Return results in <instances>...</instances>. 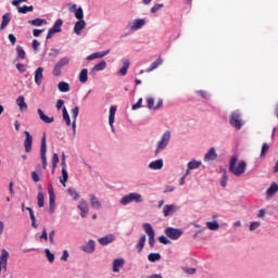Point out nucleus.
Listing matches in <instances>:
<instances>
[{
    "mask_svg": "<svg viewBox=\"0 0 278 278\" xmlns=\"http://www.w3.org/2000/svg\"><path fill=\"white\" fill-rule=\"evenodd\" d=\"M115 238L114 235H108L105 237H102L98 240L99 244L102 247H106V244H112L114 242Z\"/></svg>",
    "mask_w": 278,
    "mask_h": 278,
    "instance_id": "obj_23",
    "label": "nucleus"
},
{
    "mask_svg": "<svg viewBox=\"0 0 278 278\" xmlns=\"http://www.w3.org/2000/svg\"><path fill=\"white\" fill-rule=\"evenodd\" d=\"M62 20H56L54 25L48 30L46 39L51 40V38H53V35L60 34V31H62Z\"/></svg>",
    "mask_w": 278,
    "mask_h": 278,
    "instance_id": "obj_7",
    "label": "nucleus"
},
{
    "mask_svg": "<svg viewBox=\"0 0 278 278\" xmlns=\"http://www.w3.org/2000/svg\"><path fill=\"white\" fill-rule=\"evenodd\" d=\"M278 192V185L277 182H273L269 188L266 190V195L268 197V199H271V197H275V194H277Z\"/></svg>",
    "mask_w": 278,
    "mask_h": 278,
    "instance_id": "obj_24",
    "label": "nucleus"
},
{
    "mask_svg": "<svg viewBox=\"0 0 278 278\" xmlns=\"http://www.w3.org/2000/svg\"><path fill=\"white\" fill-rule=\"evenodd\" d=\"M142 203V195L140 193H129L122 198L121 204L122 205H128V203Z\"/></svg>",
    "mask_w": 278,
    "mask_h": 278,
    "instance_id": "obj_4",
    "label": "nucleus"
},
{
    "mask_svg": "<svg viewBox=\"0 0 278 278\" xmlns=\"http://www.w3.org/2000/svg\"><path fill=\"white\" fill-rule=\"evenodd\" d=\"M78 210L80 211L81 218H86L88 216V212L90 211L88 206V202L86 200L81 199L77 205Z\"/></svg>",
    "mask_w": 278,
    "mask_h": 278,
    "instance_id": "obj_12",
    "label": "nucleus"
},
{
    "mask_svg": "<svg viewBox=\"0 0 278 278\" xmlns=\"http://www.w3.org/2000/svg\"><path fill=\"white\" fill-rule=\"evenodd\" d=\"M10 258V252L8 250L2 249L1 255H0V275L1 270H4V273L8 270V260Z\"/></svg>",
    "mask_w": 278,
    "mask_h": 278,
    "instance_id": "obj_10",
    "label": "nucleus"
},
{
    "mask_svg": "<svg viewBox=\"0 0 278 278\" xmlns=\"http://www.w3.org/2000/svg\"><path fill=\"white\" fill-rule=\"evenodd\" d=\"M89 201H90L91 207H93L94 210H101L102 204L99 201V198L97 195L89 194Z\"/></svg>",
    "mask_w": 278,
    "mask_h": 278,
    "instance_id": "obj_19",
    "label": "nucleus"
},
{
    "mask_svg": "<svg viewBox=\"0 0 278 278\" xmlns=\"http://www.w3.org/2000/svg\"><path fill=\"white\" fill-rule=\"evenodd\" d=\"M61 260H62L63 262H68V251H67V250H64V251H63V254H62V256H61Z\"/></svg>",
    "mask_w": 278,
    "mask_h": 278,
    "instance_id": "obj_63",
    "label": "nucleus"
},
{
    "mask_svg": "<svg viewBox=\"0 0 278 278\" xmlns=\"http://www.w3.org/2000/svg\"><path fill=\"white\" fill-rule=\"evenodd\" d=\"M83 29H86V21H84V20H78V21L75 23L74 33H76L77 36H81V30H83Z\"/></svg>",
    "mask_w": 278,
    "mask_h": 278,
    "instance_id": "obj_18",
    "label": "nucleus"
},
{
    "mask_svg": "<svg viewBox=\"0 0 278 278\" xmlns=\"http://www.w3.org/2000/svg\"><path fill=\"white\" fill-rule=\"evenodd\" d=\"M8 25H10V13H7L2 16L0 29H5Z\"/></svg>",
    "mask_w": 278,
    "mask_h": 278,
    "instance_id": "obj_36",
    "label": "nucleus"
},
{
    "mask_svg": "<svg viewBox=\"0 0 278 278\" xmlns=\"http://www.w3.org/2000/svg\"><path fill=\"white\" fill-rule=\"evenodd\" d=\"M184 271H185L187 275H194V273H197V268H194V267H185V268H184Z\"/></svg>",
    "mask_w": 278,
    "mask_h": 278,
    "instance_id": "obj_53",
    "label": "nucleus"
},
{
    "mask_svg": "<svg viewBox=\"0 0 278 278\" xmlns=\"http://www.w3.org/2000/svg\"><path fill=\"white\" fill-rule=\"evenodd\" d=\"M242 115L238 112H232L229 117V123L235 129H242Z\"/></svg>",
    "mask_w": 278,
    "mask_h": 278,
    "instance_id": "obj_6",
    "label": "nucleus"
},
{
    "mask_svg": "<svg viewBox=\"0 0 278 278\" xmlns=\"http://www.w3.org/2000/svg\"><path fill=\"white\" fill-rule=\"evenodd\" d=\"M37 112H38L39 118H40V121H42V123H47L48 125H51V123H53V121H55V118H53V116H51V117L47 116V114H45V111H42L41 109H38Z\"/></svg>",
    "mask_w": 278,
    "mask_h": 278,
    "instance_id": "obj_20",
    "label": "nucleus"
},
{
    "mask_svg": "<svg viewBox=\"0 0 278 278\" xmlns=\"http://www.w3.org/2000/svg\"><path fill=\"white\" fill-rule=\"evenodd\" d=\"M31 179L35 184H38V181H40V176H38V173L31 172Z\"/></svg>",
    "mask_w": 278,
    "mask_h": 278,
    "instance_id": "obj_60",
    "label": "nucleus"
},
{
    "mask_svg": "<svg viewBox=\"0 0 278 278\" xmlns=\"http://www.w3.org/2000/svg\"><path fill=\"white\" fill-rule=\"evenodd\" d=\"M130 64L129 60H124L123 67L118 71V75H121V77H125V75H127Z\"/></svg>",
    "mask_w": 278,
    "mask_h": 278,
    "instance_id": "obj_31",
    "label": "nucleus"
},
{
    "mask_svg": "<svg viewBox=\"0 0 278 278\" xmlns=\"http://www.w3.org/2000/svg\"><path fill=\"white\" fill-rule=\"evenodd\" d=\"M116 116V106H111L110 108V114H109V125L111 129L114 130V118Z\"/></svg>",
    "mask_w": 278,
    "mask_h": 278,
    "instance_id": "obj_27",
    "label": "nucleus"
},
{
    "mask_svg": "<svg viewBox=\"0 0 278 278\" xmlns=\"http://www.w3.org/2000/svg\"><path fill=\"white\" fill-rule=\"evenodd\" d=\"M144 25H147V21L144 18H138L129 23V27L132 31H138V29H142Z\"/></svg>",
    "mask_w": 278,
    "mask_h": 278,
    "instance_id": "obj_13",
    "label": "nucleus"
},
{
    "mask_svg": "<svg viewBox=\"0 0 278 278\" xmlns=\"http://www.w3.org/2000/svg\"><path fill=\"white\" fill-rule=\"evenodd\" d=\"M75 16L78 21H84V9L78 8L75 12Z\"/></svg>",
    "mask_w": 278,
    "mask_h": 278,
    "instance_id": "obj_48",
    "label": "nucleus"
},
{
    "mask_svg": "<svg viewBox=\"0 0 278 278\" xmlns=\"http://www.w3.org/2000/svg\"><path fill=\"white\" fill-rule=\"evenodd\" d=\"M125 266V260L116 258L113 261V273H121V269Z\"/></svg>",
    "mask_w": 278,
    "mask_h": 278,
    "instance_id": "obj_22",
    "label": "nucleus"
},
{
    "mask_svg": "<svg viewBox=\"0 0 278 278\" xmlns=\"http://www.w3.org/2000/svg\"><path fill=\"white\" fill-rule=\"evenodd\" d=\"M201 166V161H191L188 163L189 170H197Z\"/></svg>",
    "mask_w": 278,
    "mask_h": 278,
    "instance_id": "obj_43",
    "label": "nucleus"
},
{
    "mask_svg": "<svg viewBox=\"0 0 278 278\" xmlns=\"http://www.w3.org/2000/svg\"><path fill=\"white\" fill-rule=\"evenodd\" d=\"M49 240H50V244H55V230H52L49 233Z\"/></svg>",
    "mask_w": 278,
    "mask_h": 278,
    "instance_id": "obj_56",
    "label": "nucleus"
},
{
    "mask_svg": "<svg viewBox=\"0 0 278 278\" xmlns=\"http://www.w3.org/2000/svg\"><path fill=\"white\" fill-rule=\"evenodd\" d=\"M33 49L34 51H38V49H40V41H38V39L33 41Z\"/></svg>",
    "mask_w": 278,
    "mask_h": 278,
    "instance_id": "obj_62",
    "label": "nucleus"
},
{
    "mask_svg": "<svg viewBox=\"0 0 278 278\" xmlns=\"http://www.w3.org/2000/svg\"><path fill=\"white\" fill-rule=\"evenodd\" d=\"M179 210V207L175 204H166L163 207V216L168 217V216H173V214H175V212H177Z\"/></svg>",
    "mask_w": 278,
    "mask_h": 278,
    "instance_id": "obj_14",
    "label": "nucleus"
},
{
    "mask_svg": "<svg viewBox=\"0 0 278 278\" xmlns=\"http://www.w3.org/2000/svg\"><path fill=\"white\" fill-rule=\"evenodd\" d=\"M206 227L211 231H216L217 229H219L220 225L218 224V222H207Z\"/></svg>",
    "mask_w": 278,
    "mask_h": 278,
    "instance_id": "obj_38",
    "label": "nucleus"
},
{
    "mask_svg": "<svg viewBox=\"0 0 278 278\" xmlns=\"http://www.w3.org/2000/svg\"><path fill=\"white\" fill-rule=\"evenodd\" d=\"M161 8H164V3H156L151 8L152 14H155Z\"/></svg>",
    "mask_w": 278,
    "mask_h": 278,
    "instance_id": "obj_51",
    "label": "nucleus"
},
{
    "mask_svg": "<svg viewBox=\"0 0 278 278\" xmlns=\"http://www.w3.org/2000/svg\"><path fill=\"white\" fill-rule=\"evenodd\" d=\"M16 53H17V60H24L25 59V50L23 49V47L17 46L16 47Z\"/></svg>",
    "mask_w": 278,
    "mask_h": 278,
    "instance_id": "obj_44",
    "label": "nucleus"
},
{
    "mask_svg": "<svg viewBox=\"0 0 278 278\" xmlns=\"http://www.w3.org/2000/svg\"><path fill=\"white\" fill-rule=\"evenodd\" d=\"M77 116H79V106H75L74 109H72V118H73L72 128H73L74 136H75V131H77Z\"/></svg>",
    "mask_w": 278,
    "mask_h": 278,
    "instance_id": "obj_16",
    "label": "nucleus"
},
{
    "mask_svg": "<svg viewBox=\"0 0 278 278\" xmlns=\"http://www.w3.org/2000/svg\"><path fill=\"white\" fill-rule=\"evenodd\" d=\"M227 172H224L223 178L220 180L222 188H225L227 186Z\"/></svg>",
    "mask_w": 278,
    "mask_h": 278,
    "instance_id": "obj_55",
    "label": "nucleus"
},
{
    "mask_svg": "<svg viewBox=\"0 0 278 278\" xmlns=\"http://www.w3.org/2000/svg\"><path fill=\"white\" fill-rule=\"evenodd\" d=\"M146 243H147V235H142L137 244L138 253L142 252V249H144Z\"/></svg>",
    "mask_w": 278,
    "mask_h": 278,
    "instance_id": "obj_32",
    "label": "nucleus"
},
{
    "mask_svg": "<svg viewBox=\"0 0 278 278\" xmlns=\"http://www.w3.org/2000/svg\"><path fill=\"white\" fill-rule=\"evenodd\" d=\"M216 157H218V154H216V149L211 148L204 156V162H212V160H216Z\"/></svg>",
    "mask_w": 278,
    "mask_h": 278,
    "instance_id": "obj_25",
    "label": "nucleus"
},
{
    "mask_svg": "<svg viewBox=\"0 0 278 278\" xmlns=\"http://www.w3.org/2000/svg\"><path fill=\"white\" fill-rule=\"evenodd\" d=\"M236 164H238V157L231 156V159L229 161V173H231L236 177H240V175H242V173H244V161H241L238 164V166H236Z\"/></svg>",
    "mask_w": 278,
    "mask_h": 278,
    "instance_id": "obj_1",
    "label": "nucleus"
},
{
    "mask_svg": "<svg viewBox=\"0 0 278 278\" xmlns=\"http://www.w3.org/2000/svg\"><path fill=\"white\" fill-rule=\"evenodd\" d=\"M37 204H38V207H45V193H42V191L38 192Z\"/></svg>",
    "mask_w": 278,
    "mask_h": 278,
    "instance_id": "obj_39",
    "label": "nucleus"
},
{
    "mask_svg": "<svg viewBox=\"0 0 278 278\" xmlns=\"http://www.w3.org/2000/svg\"><path fill=\"white\" fill-rule=\"evenodd\" d=\"M149 262H160L162 260V255L160 253H150L148 255Z\"/></svg>",
    "mask_w": 278,
    "mask_h": 278,
    "instance_id": "obj_42",
    "label": "nucleus"
},
{
    "mask_svg": "<svg viewBox=\"0 0 278 278\" xmlns=\"http://www.w3.org/2000/svg\"><path fill=\"white\" fill-rule=\"evenodd\" d=\"M16 68L20 73H25V71H27V67L25 66V64H21V63L16 64Z\"/></svg>",
    "mask_w": 278,
    "mask_h": 278,
    "instance_id": "obj_58",
    "label": "nucleus"
},
{
    "mask_svg": "<svg viewBox=\"0 0 278 278\" xmlns=\"http://www.w3.org/2000/svg\"><path fill=\"white\" fill-rule=\"evenodd\" d=\"M108 67V63H105V61H101L100 63L96 64L92 68V71H105V68Z\"/></svg>",
    "mask_w": 278,
    "mask_h": 278,
    "instance_id": "obj_40",
    "label": "nucleus"
},
{
    "mask_svg": "<svg viewBox=\"0 0 278 278\" xmlns=\"http://www.w3.org/2000/svg\"><path fill=\"white\" fill-rule=\"evenodd\" d=\"M45 253H46V257L48 258L50 264H53V262H55V255L53 253H51V251H49V249H46Z\"/></svg>",
    "mask_w": 278,
    "mask_h": 278,
    "instance_id": "obj_47",
    "label": "nucleus"
},
{
    "mask_svg": "<svg viewBox=\"0 0 278 278\" xmlns=\"http://www.w3.org/2000/svg\"><path fill=\"white\" fill-rule=\"evenodd\" d=\"M168 142H170V130H167L163 134L161 140L159 141L156 149L154 151V155H160L166 147H168Z\"/></svg>",
    "mask_w": 278,
    "mask_h": 278,
    "instance_id": "obj_2",
    "label": "nucleus"
},
{
    "mask_svg": "<svg viewBox=\"0 0 278 278\" xmlns=\"http://www.w3.org/2000/svg\"><path fill=\"white\" fill-rule=\"evenodd\" d=\"M40 155L43 170H47V137L43 136L41 139Z\"/></svg>",
    "mask_w": 278,
    "mask_h": 278,
    "instance_id": "obj_9",
    "label": "nucleus"
},
{
    "mask_svg": "<svg viewBox=\"0 0 278 278\" xmlns=\"http://www.w3.org/2000/svg\"><path fill=\"white\" fill-rule=\"evenodd\" d=\"M70 197H72V199H74V201H78L79 199V193L77 192V190L73 189V188H70L67 190Z\"/></svg>",
    "mask_w": 278,
    "mask_h": 278,
    "instance_id": "obj_46",
    "label": "nucleus"
},
{
    "mask_svg": "<svg viewBox=\"0 0 278 278\" xmlns=\"http://www.w3.org/2000/svg\"><path fill=\"white\" fill-rule=\"evenodd\" d=\"M142 228L149 238L150 249H153V247H155V230H153V226H151V224H149V223H144L142 225Z\"/></svg>",
    "mask_w": 278,
    "mask_h": 278,
    "instance_id": "obj_3",
    "label": "nucleus"
},
{
    "mask_svg": "<svg viewBox=\"0 0 278 278\" xmlns=\"http://www.w3.org/2000/svg\"><path fill=\"white\" fill-rule=\"evenodd\" d=\"M61 68H64V66H68L71 64V59L67 56L62 58L58 63H56Z\"/></svg>",
    "mask_w": 278,
    "mask_h": 278,
    "instance_id": "obj_45",
    "label": "nucleus"
},
{
    "mask_svg": "<svg viewBox=\"0 0 278 278\" xmlns=\"http://www.w3.org/2000/svg\"><path fill=\"white\" fill-rule=\"evenodd\" d=\"M79 81H80V84H86L88 81V70L84 68L80 71Z\"/></svg>",
    "mask_w": 278,
    "mask_h": 278,
    "instance_id": "obj_34",
    "label": "nucleus"
},
{
    "mask_svg": "<svg viewBox=\"0 0 278 278\" xmlns=\"http://www.w3.org/2000/svg\"><path fill=\"white\" fill-rule=\"evenodd\" d=\"M45 67H38L35 71V84L36 86H41L42 85V79H45Z\"/></svg>",
    "mask_w": 278,
    "mask_h": 278,
    "instance_id": "obj_15",
    "label": "nucleus"
},
{
    "mask_svg": "<svg viewBox=\"0 0 278 278\" xmlns=\"http://www.w3.org/2000/svg\"><path fill=\"white\" fill-rule=\"evenodd\" d=\"M26 138L24 140V149L26 153H31V146L34 144V137L29 131L25 130L24 131Z\"/></svg>",
    "mask_w": 278,
    "mask_h": 278,
    "instance_id": "obj_11",
    "label": "nucleus"
},
{
    "mask_svg": "<svg viewBox=\"0 0 278 278\" xmlns=\"http://www.w3.org/2000/svg\"><path fill=\"white\" fill-rule=\"evenodd\" d=\"M109 53H110V50L102 51V52H94V53L88 55L87 60L91 61V60H97L99 58H105V55H108Z\"/></svg>",
    "mask_w": 278,
    "mask_h": 278,
    "instance_id": "obj_29",
    "label": "nucleus"
},
{
    "mask_svg": "<svg viewBox=\"0 0 278 278\" xmlns=\"http://www.w3.org/2000/svg\"><path fill=\"white\" fill-rule=\"evenodd\" d=\"M164 233L167 236V238H169V240H179V238L184 236V230L179 228L167 227Z\"/></svg>",
    "mask_w": 278,
    "mask_h": 278,
    "instance_id": "obj_5",
    "label": "nucleus"
},
{
    "mask_svg": "<svg viewBox=\"0 0 278 278\" xmlns=\"http://www.w3.org/2000/svg\"><path fill=\"white\" fill-rule=\"evenodd\" d=\"M58 88H59L60 92H70L71 91V85H68V83H66V81L59 83Z\"/></svg>",
    "mask_w": 278,
    "mask_h": 278,
    "instance_id": "obj_33",
    "label": "nucleus"
},
{
    "mask_svg": "<svg viewBox=\"0 0 278 278\" xmlns=\"http://www.w3.org/2000/svg\"><path fill=\"white\" fill-rule=\"evenodd\" d=\"M149 168H151V170H162V168H164V161L162 159L153 161L149 164Z\"/></svg>",
    "mask_w": 278,
    "mask_h": 278,
    "instance_id": "obj_21",
    "label": "nucleus"
},
{
    "mask_svg": "<svg viewBox=\"0 0 278 278\" xmlns=\"http://www.w3.org/2000/svg\"><path fill=\"white\" fill-rule=\"evenodd\" d=\"M159 242H161V244H170V240H167L165 236L159 237Z\"/></svg>",
    "mask_w": 278,
    "mask_h": 278,
    "instance_id": "obj_59",
    "label": "nucleus"
},
{
    "mask_svg": "<svg viewBox=\"0 0 278 278\" xmlns=\"http://www.w3.org/2000/svg\"><path fill=\"white\" fill-rule=\"evenodd\" d=\"M66 181H68V172L66 169H62V177L60 178V184H62L63 188H66Z\"/></svg>",
    "mask_w": 278,
    "mask_h": 278,
    "instance_id": "obj_37",
    "label": "nucleus"
},
{
    "mask_svg": "<svg viewBox=\"0 0 278 278\" xmlns=\"http://www.w3.org/2000/svg\"><path fill=\"white\" fill-rule=\"evenodd\" d=\"M28 25H33V27H42V25H47V20H42L40 17L28 21Z\"/></svg>",
    "mask_w": 278,
    "mask_h": 278,
    "instance_id": "obj_30",
    "label": "nucleus"
},
{
    "mask_svg": "<svg viewBox=\"0 0 278 278\" xmlns=\"http://www.w3.org/2000/svg\"><path fill=\"white\" fill-rule=\"evenodd\" d=\"M164 60H162V56H159L156 61H154L148 70H146V73H152V71H155L157 66H162Z\"/></svg>",
    "mask_w": 278,
    "mask_h": 278,
    "instance_id": "obj_28",
    "label": "nucleus"
},
{
    "mask_svg": "<svg viewBox=\"0 0 278 278\" xmlns=\"http://www.w3.org/2000/svg\"><path fill=\"white\" fill-rule=\"evenodd\" d=\"M40 240H45L46 242L49 240V236L47 235V228H43Z\"/></svg>",
    "mask_w": 278,
    "mask_h": 278,
    "instance_id": "obj_61",
    "label": "nucleus"
},
{
    "mask_svg": "<svg viewBox=\"0 0 278 278\" xmlns=\"http://www.w3.org/2000/svg\"><path fill=\"white\" fill-rule=\"evenodd\" d=\"M16 105L20 108L21 112H27V103L25 102V97L20 96L16 99Z\"/></svg>",
    "mask_w": 278,
    "mask_h": 278,
    "instance_id": "obj_26",
    "label": "nucleus"
},
{
    "mask_svg": "<svg viewBox=\"0 0 278 278\" xmlns=\"http://www.w3.org/2000/svg\"><path fill=\"white\" fill-rule=\"evenodd\" d=\"M268 149H270V146H268V143H263V147L261 150V157H266V153H268Z\"/></svg>",
    "mask_w": 278,
    "mask_h": 278,
    "instance_id": "obj_49",
    "label": "nucleus"
},
{
    "mask_svg": "<svg viewBox=\"0 0 278 278\" xmlns=\"http://www.w3.org/2000/svg\"><path fill=\"white\" fill-rule=\"evenodd\" d=\"M147 103H148L149 110H153V108H155V100L153 98H148Z\"/></svg>",
    "mask_w": 278,
    "mask_h": 278,
    "instance_id": "obj_52",
    "label": "nucleus"
},
{
    "mask_svg": "<svg viewBox=\"0 0 278 278\" xmlns=\"http://www.w3.org/2000/svg\"><path fill=\"white\" fill-rule=\"evenodd\" d=\"M260 225H262V223L260 222H253L250 224V231H255V229H257L260 227Z\"/></svg>",
    "mask_w": 278,
    "mask_h": 278,
    "instance_id": "obj_54",
    "label": "nucleus"
},
{
    "mask_svg": "<svg viewBox=\"0 0 278 278\" xmlns=\"http://www.w3.org/2000/svg\"><path fill=\"white\" fill-rule=\"evenodd\" d=\"M63 121H65L67 127H71V115H68L66 106H63Z\"/></svg>",
    "mask_w": 278,
    "mask_h": 278,
    "instance_id": "obj_41",
    "label": "nucleus"
},
{
    "mask_svg": "<svg viewBox=\"0 0 278 278\" xmlns=\"http://www.w3.org/2000/svg\"><path fill=\"white\" fill-rule=\"evenodd\" d=\"M17 12L20 14H27V12H34V5L17 7Z\"/></svg>",
    "mask_w": 278,
    "mask_h": 278,
    "instance_id": "obj_35",
    "label": "nucleus"
},
{
    "mask_svg": "<svg viewBox=\"0 0 278 278\" xmlns=\"http://www.w3.org/2000/svg\"><path fill=\"white\" fill-rule=\"evenodd\" d=\"M9 40L11 45H16V37L14 36V34H9Z\"/></svg>",
    "mask_w": 278,
    "mask_h": 278,
    "instance_id": "obj_64",
    "label": "nucleus"
},
{
    "mask_svg": "<svg viewBox=\"0 0 278 278\" xmlns=\"http://www.w3.org/2000/svg\"><path fill=\"white\" fill-rule=\"evenodd\" d=\"M96 244L94 240L90 239L87 244L81 245L80 250L85 253H94Z\"/></svg>",
    "mask_w": 278,
    "mask_h": 278,
    "instance_id": "obj_17",
    "label": "nucleus"
},
{
    "mask_svg": "<svg viewBox=\"0 0 278 278\" xmlns=\"http://www.w3.org/2000/svg\"><path fill=\"white\" fill-rule=\"evenodd\" d=\"M48 193H49V212L50 214H53V212H55V191L53 190L52 184H49Z\"/></svg>",
    "mask_w": 278,
    "mask_h": 278,
    "instance_id": "obj_8",
    "label": "nucleus"
},
{
    "mask_svg": "<svg viewBox=\"0 0 278 278\" xmlns=\"http://www.w3.org/2000/svg\"><path fill=\"white\" fill-rule=\"evenodd\" d=\"M142 108V98H140L136 104L132 105L131 110H140Z\"/></svg>",
    "mask_w": 278,
    "mask_h": 278,
    "instance_id": "obj_57",
    "label": "nucleus"
},
{
    "mask_svg": "<svg viewBox=\"0 0 278 278\" xmlns=\"http://www.w3.org/2000/svg\"><path fill=\"white\" fill-rule=\"evenodd\" d=\"M52 74L54 77H60V75H62V67L55 64Z\"/></svg>",
    "mask_w": 278,
    "mask_h": 278,
    "instance_id": "obj_50",
    "label": "nucleus"
}]
</instances>
